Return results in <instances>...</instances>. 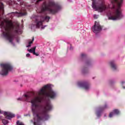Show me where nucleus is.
I'll list each match as a JSON object with an SVG mask.
<instances>
[{
    "label": "nucleus",
    "mask_w": 125,
    "mask_h": 125,
    "mask_svg": "<svg viewBox=\"0 0 125 125\" xmlns=\"http://www.w3.org/2000/svg\"><path fill=\"white\" fill-rule=\"evenodd\" d=\"M30 54L29 53H28V54H27L26 55V57H30Z\"/></svg>",
    "instance_id": "27"
},
{
    "label": "nucleus",
    "mask_w": 125,
    "mask_h": 125,
    "mask_svg": "<svg viewBox=\"0 0 125 125\" xmlns=\"http://www.w3.org/2000/svg\"><path fill=\"white\" fill-rule=\"evenodd\" d=\"M109 64L111 68H112V70H113V71H115L117 69V64H116L114 61H111V62H110Z\"/></svg>",
    "instance_id": "14"
},
{
    "label": "nucleus",
    "mask_w": 125,
    "mask_h": 125,
    "mask_svg": "<svg viewBox=\"0 0 125 125\" xmlns=\"http://www.w3.org/2000/svg\"><path fill=\"white\" fill-rule=\"evenodd\" d=\"M92 30L93 33L97 34V33H99L102 30V27L100 25L99 22L95 21L93 27H92Z\"/></svg>",
    "instance_id": "10"
},
{
    "label": "nucleus",
    "mask_w": 125,
    "mask_h": 125,
    "mask_svg": "<svg viewBox=\"0 0 125 125\" xmlns=\"http://www.w3.org/2000/svg\"><path fill=\"white\" fill-rule=\"evenodd\" d=\"M123 88H125V86H123Z\"/></svg>",
    "instance_id": "32"
},
{
    "label": "nucleus",
    "mask_w": 125,
    "mask_h": 125,
    "mask_svg": "<svg viewBox=\"0 0 125 125\" xmlns=\"http://www.w3.org/2000/svg\"><path fill=\"white\" fill-rule=\"evenodd\" d=\"M0 114H3L4 116L5 117V119H7V120H10L11 119H12V118H14V117H15V115L13 114V113L9 112H3L0 109ZM0 119H2V116H0Z\"/></svg>",
    "instance_id": "9"
},
{
    "label": "nucleus",
    "mask_w": 125,
    "mask_h": 125,
    "mask_svg": "<svg viewBox=\"0 0 125 125\" xmlns=\"http://www.w3.org/2000/svg\"><path fill=\"white\" fill-rule=\"evenodd\" d=\"M50 19V17L48 16H42L41 19V21H36V27L39 28L40 27H41V26H42V22H43L44 21H46L47 22H48Z\"/></svg>",
    "instance_id": "8"
},
{
    "label": "nucleus",
    "mask_w": 125,
    "mask_h": 125,
    "mask_svg": "<svg viewBox=\"0 0 125 125\" xmlns=\"http://www.w3.org/2000/svg\"><path fill=\"white\" fill-rule=\"evenodd\" d=\"M34 41H35V38L33 37L32 41H30V42H29V44L27 46V47H30V46H31V44H32V43H33Z\"/></svg>",
    "instance_id": "17"
},
{
    "label": "nucleus",
    "mask_w": 125,
    "mask_h": 125,
    "mask_svg": "<svg viewBox=\"0 0 125 125\" xmlns=\"http://www.w3.org/2000/svg\"><path fill=\"white\" fill-rule=\"evenodd\" d=\"M39 95L46 96L51 99H54L56 97V92L52 90H50V86L48 85H45L43 86L39 92Z\"/></svg>",
    "instance_id": "5"
},
{
    "label": "nucleus",
    "mask_w": 125,
    "mask_h": 125,
    "mask_svg": "<svg viewBox=\"0 0 125 125\" xmlns=\"http://www.w3.org/2000/svg\"><path fill=\"white\" fill-rule=\"evenodd\" d=\"M17 125H24V124H23V123H22V122H20L19 121L17 122Z\"/></svg>",
    "instance_id": "21"
},
{
    "label": "nucleus",
    "mask_w": 125,
    "mask_h": 125,
    "mask_svg": "<svg viewBox=\"0 0 125 125\" xmlns=\"http://www.w3.org/2000/svg\"><path fill=\"white\" fill-rule=\"evenodd\" d=\"M86 66H89L90 65V61H87L86 62Z\"/></svg>",
    "instance_id": "22"
},
{
    "label": "nucleus",
    "mask_w": 125,
    "mask_h": 125,
    "mask_svg": "<svg viewBox=\"0 0 125 125\" xmlns=\"http://www.w3.org/2000/svg\"><path fill=\"white\" fill-rule=\"evenodd\" d=\"M2 123L4 125H7V124H8V121L7 120H6V119H3L2 120Z\"/></svg>",
    "instance_id": "18"
},
{
    "label": "nucleus",
    "mask_w": 125,
    "mask_h": 125,
    "mask_svg": "<svg viewBox=\"0 0 125 125\" xmlns=\"http://www.w3.org/2000/svg\"><path fill=\"white\" fill-rule=\"evenodd\" d=\"M19 16L21 17V16H23V15H27V13H19Z\"/></svg>",
    "instance_id": "20"
},
{
    "label": "nucleus",
    "mask_w": 125,
    "mask_h": 125,
    "mask_svg": "<svg viewBox=\"0 0 125 125\" xmlns=\"http://www.w3.org/2000/svg\"><path fill=\"white\" fill-rule=\"evenodd\" d=\"M1 70L0 72V74L2 76H7L8 73L13 70V67L10 63H2L0 64Z\"/></svg>",
    "instance_id": "7"
},
{
    "label": "nucleus",
    "mask_w": 125,
    "mask_h": 125,
    "mask_svg": "<svg viewBox=\"0 0 125 125\" xmlns=\"http://www.w3.org/2000/svg\"><path fill=\"white\" fill-rule=\"evenodd\" d=\"M115 114V115H119V114H120V111H119V110L118 109L113 110V112H111L109 113V117L112 118V117H113V116H114Z\"/></svg>",
    "instance_id": "13"
},
{
    "label": "nucleus",
    "mask_w": 125,
    "mask_h": 125,
    "mask_svg": "<svg viewBox=\"0 0 125 125\" xmlns=\"http://www.w3.org/2000/svg\"><path fill=\"white\" fill-rule=\"evenodd\" d=\"M24 97H25V101L26 102H30V100L32 99V97L31 95H24Z\"/></svg>",
    "instance_id": "15"
},
{
    "label": "nucleus",
    "mask_w": 125,
    "mask_h": 125,
    "mask_svg": "<svg viewBox=\"0 0 125 125\" xmlns=\"http://www.w3.org/2000/svg\"><path fill=\"white\" fill-rule=\"evenodd\" d=\"M98 17H99V16L98 15H94V19H98Z\"/></svg>",
    "instance_id": "23"
},
{
    "label": "nucleus",
    "mask_w": 125,
    "mask_h": 125,
    "mask_svg": "<svg viewBox=\"0 0 125 125\" xmlns=\"http://www.w3.org/2000/svg\"><path fill=\"white\" fill-rule=\"evenodd\" d=\"M41 103L42 102V98L40 97H35L34 99H32L31 101L32 104V112L33 115H36L38 121H46L49 119V115H48V112L52 110V104L50 102V100H48L45 102L43 105L41 106L39 114H37L38 111L37 108L38 107L37 103Z\"/></svg>",
    "instance_id": "1"
},
{
    "label": "nucleus",
    "mask_w": 125,
    "mask_h": 125,
    "mask_svg": "<svg viewBox=\"0 0 125 125\" xmlns=\"http://www.w3.org/2000/svg\"><path fill=\"white\" fill-rule=\"evenodd\" d=\"M0 10H3V3L0 0Z\"/></svg>",
    "instance_id": "19"
},
{
    "label": "nucleus",
    "mask_w": 125,
    "mask_h": 125,
    "mask_svg": "<svg viewBox=\"0 0 125 125\" xmlns=\"http://www.w3.org/2000/svg\"><path fill=\"white\" fill-rule=\"evenodd\" d=\"M4 22L6 24L4 25V22L2 21L1 22V25L4 27L5 31L3 32V35L4 37L9 41V42L12 43L13 40L14 39V35L12 34V32L17 34L18 30H19V24H17V26L13 24V22L11 21L5 20Z\"/></svg>",
    "instance_id": "2"
},
{
    "label": "nucleus",
    "mask_w": 125,
    "mask_h": 125,
    "mask_svg": "<svg viewBox=\"0 0 125 125\" xmlns=\"http://www.w3.org/2000/svg\"><path fill=\"white\" fill-rule=\"evenodd\" d=\"M86 70V68H84L83 69V72L84 74H85V73H86V71H85Z\"/></svg>",
    "instance_id": "26"
},
{
    "label": "nucleus",
    "mask_w": 125,
    "mask_h": 125,
    "mask_svg": "<svg viewBox=\"0 0 125 125\" xmlns=\"http://www.w3.org/2000/svg\"><path fill=\"white\" fill-rule=\"evenodd\" d=\"M81 56H82V58H83L84 57H85V54H82Z\"/></svg>",
    "instance_id": "25"
},
{
    "label": "nucleus",
    "mask_w": 125,
    "mask_h": 125,
    "mask_svg": "<svg viewBox=\"0 0 125 125\" xmlns=\"http://www.w3.org/2000/svg\"><path fill=\"white\" fill-rule=\"evenodd\" d=\"M36 48H37V46H35L30 50H28L29 52L30 53H33V54H36Z\"/></svg>",
    "instance_id": "16"
},
{
    "label": "nucleus",
    "mask_w": 125,
    "mask_h": 125,
    "mask_svg": "<svg viewBox=\"0 0 125 125\" xmlns=\"http://www.w3.org/2000/svg\"><path fill=\"white\" fill-rule=\"evenodd\" d=\"M61 8V6L58 4L55 3L54 1H49L47 5L45 3L43 4L40 13H43L44 11H48L51 14H55Z\"/></svg>",
    "instance_id": "4"
},
{
    "label": "nucleus",
    "mask_w": 125,
    "mask_h": 125,
    "mask_svg": "<svg viewBox=\"0 0 125 125\" xmlns=\"http://www.w3.org/2000/svg\"><path fill=\"white\" fill-rule=\"evenodd\" d=\"M34 55H36V56H39V54L35 52V54H33Z\"/></svg>",
    "instance_id": "28"
},
{
    "label": "nucleus",
    "mask_w": 125,
    "mask_h": 125,
    "mask_svg": "<svg viewBox=\"0 0 125 125\" xmlns=\"http://www.w3.org/2000/svg\"><path fill=\"white\" fill-rule=\"evenodd\" d=\"M42 0H37V3L40 2V1H42Z\"/></svg>",
    "instance_id": "30"
},
{
    "label": "nucleus",
    "mask_w": 125,
    "mask_h": 125,
    "mask_svg": "<svg viewBox=\"0 0 125 125\" xmlns=\"http://www.w3.org/2000/svg\"><path fill=\"white\" fill-rule=\"evenodd\" d=\"M92 1V7L93 9H95L96 11H98L99 12H103L105 11L106 9L108 8H111L110 5L107 6L105 2H102L99 6H97V2L96 0H91Z\"/></svg>",
    "instance_id": "6"
},
{
    "label": "nucleus",
    "mask_w": 125,
    "mask_h": 125,
    "mask_svg": "<svg viewBox=\"0 0 125 125\" xmlns=\"http://www.w3.org/2000/svg\"><path fill=\"white\" fill-rule=\"evenodd\" d=\"M123 0H111V3L112 5V9H115V11L108 17L109 20H120L124 17L122 13V4Z\"/></svg>",
    "instance_id": "3"
},
{
    "label": "nucleus",
    "mask_w": 125,
    "mask_h": 125,
    "mask_svg": "<svg viewBox=\"0 0 125 125\" xmlns=\"http://www.w3.org/2000/svg\"><path fill=\"white\" fill-rule=\"evenodd\" d=\"M124 83H125V82L124 81L122 82V84H124Z\"/></svg>",
    "instance_id": "31"
},
{
    "label": "nucleus",
    "mask_w": 125,
    "mask_h": 125,
    "mask_svg": "<svg viewBox=\"0 0 125 125\" xmlns=\"http://www.w3.org/2000/svg\"><path fill=\"white\" fill-rule=\"evenodd\" d=\"M78 85L86 90L89 89L90 87L89 83L86 82H79Z\"/></svg>",
    "instance_id": "11"
},
{
    "label": "nucleus",
    "mask_w": 125,
    "mask_h": 125,
    "mask_svg": "<svg viewBox=\"0 0 125 125\" xmlns=\"http://www.w3.org/2000/svg\"><path fill=\"white\" fill-rule=\"evenodd\" d=\"M108 108V106L107 104H104V105L103 107H101L98 108L97 111V117H100L101 116V112L102 111H104V110H105V109H107Z\"/></svg>",
    "instance_id": "12"
},
{
    "label": "nucleus",
    "mask_w": 125,
    "mask_h": 125,
    "mask_svg": "<svg viewBox=\"0 0 125 125\" xmlns=\"http://www.w3.org/2000/svg\"><path fill=\"white\" fill-rule=\"evenodd\" d=\"M18 101L20 100L21 101H22V98H19L18 99Z\"/></svg>",
    "instance_id": "29"
},
{
    "label": "nucleus",
    "mask_w": 125,
    "mask_h": 125,
    "mask_svg": "<svg viewBox=\"0 0 125 125\" xmlns=\"http://www.w3.org/2000/svg\"><path fill=\"white\" fill-rule=\"evenodd\" d=\"M16 40L17 42H19L20 41V39L19 38H16Z\"/></svg>",
    "instance_id": "24"
}]
</instances>
